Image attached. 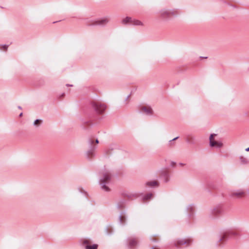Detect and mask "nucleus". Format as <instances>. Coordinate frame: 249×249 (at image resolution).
Instances as JSON below:
<instances>
[{"mask_svg": "<svg viewBox=\"0 0 249 249\" xmlns=\"http://www.w3.org/2000/svg\"><path fill=\"white\" fill-rule=\"evenodd\" d=\"M231 196L235 198H242L246 196V193L243 190H237L232 192Z\"/></svg>", "mask_w": 249, "mask_h": 249, "instance_id": "2", "label": "nucleus"}, {"mask_svg": "<svg viewBox=\"0 0 249 249\" xmlns=\"http://www.w3.org/2000/svg\"><path fill=\"white\" fill-rule=\"evenodd\" d=\"M42 123L41 120H36L34 122V125L36 126H39Z\"/></svg>", "mask_w": 249, "mask_h": 249, "instance_id": "15", "label": "nucleus"}, {"mask_svg": "<svg viewBox=\"0 0 249 249\" xmlns=\"http://www.w3.org/2000/svg\"><path fill=\"white\" fill-rule=\"evenodd\" d=\"M91 242L89 239H85L83 241V244L85 245L86 246L87 245H90Z\"/></svg>", "mask_w": 249, "mask_h": 249, "instance_id": "13", "label": "nucleus"}, {"mask_svg": "<svg viewBox=\"0 0 249 249\" xmlns=\"http://www.w3.org/2000/svg\"><path fill=\"white\" fill-rule=\"evenodd\" d=\"M177 139V138H174V139H173V140H176Z\"/></svg>", "mask_w": 249, "mask_h": 249, "instance_id": "24", "label": "nucleus"}, {"mask_svg": "<svg viewBox=\"0 0 249 249\" xmlns=\"http://www.w3.org/2000/svg\"><path fill=\"white\" fill-rule=\"evenodd\" d=\"M110 178V176L109 174H108L107 173H105L104 175L103 178L100 181L101 183H104L106 182H107L109 180Z\"/></svg>", "mask_w": 249, "mask_h": 249, "instance_id": "5", "label": "nucleus"}, {"mask_svg": "<svg viewBox=\"0 0 249 249\" xmlns=\"http://www.w3.org/2000/svg\"><path fill=\"white\" fill-rule=\"evenodd\" d=\"M216 135V134H212L210 137V145L212 147H213L214 142H215V141L214 139V137Z\"/></svg>", "mask_w": 249, "mask_h": 249, "instance_id": "7", "label": "nucleus"}, {"mask_svg": "<svg viewBox=\"0 0 249 249\" xmlns=\"http://www.w3.org/2000/svg\"><path fill=\"white\" fill-rule=\"evenodd\" d=\"M159 183L157 181L154 180L147 183V185L149 186H158Z\"/></svg>", "mask_w": 249, "mask_h": 249, "instance_id": "10", "label": "nucleus"}, {"mask_svg": "<svg viewBox=\"0 0 249 249\" xmlns=\"http://www.w3.org/2000/svg\"><path fill=\"white\" fill-rule=\"evenodd\" d=\"M137 244V241L136 239H130L129 242V245L130 247H134Z\"/></svg>", "mask_w": 249, "mask_h": 249, "instance_id": "8", "label": "nucleus"}, {"mask_svg": "<svg viewBox=\"0 0 249 249\" xmlns=\"http://www.w3.org/2000/svg\"><path fill=\"white\" fill-rule=\"evenodd\" d=\"M191 242L192 240L190 239H180L177 241L175 245L176 247H180L183 245H186V246H188L191 243Z\"/></svg>", "mask_w": 249, "mask_h": 249, "instance_id": "3", "label": "nucleus"}, {"mask_svg": "<svg viewBox=\"0 0 249 249\" xmlns=\"http://www.w3.org/2000/svg\"><path fill=\"white\" fill-rule=\"evenodd\" d=\"M152 197H153V195L152 194H149L146 195L144 196V199L145 200H148L151 199Z\"/></svg>", "mask_w": 249, "mask_h": 249, "instance_id": "14", "label": "nucleus"}, {"mask_svg": "<svg viewBox=\"0 0 249 249\" xmlns=\"http://www.w3.org/2000/svg\"><path fill=\"white\" fill-rule=\"evenodd\" d=\"M142 111L147 114H152V110L151 107L147 106H143L142 107Z\"/></svg>", "mask_w": 249, "mask_h": 249, "instance_id": "4", "label": "nucleus"}, {"mask_svg": "<svg viewBox=\"0 0 249 249\" xmlns=\"http://www.w3.org/2000/svg\"><path fill=\"white\" fill-rule=\"evenodd\" d=\"M132 18L130 17H126L122 20V23L124 24H126L128 23H131Z\"/></svg>", "mask_w": 249, "mask_h": 249, "instance_id": "9", "label": "nucleus"}, {"mask_svg": "<svg viewBox=\"0 0 249 249\" xmlns=\"http://www.w3.org/2000/svg\"><path fill=\"white\" fill-rule=\"evenodd\" d=\"M86 249H97L98 245L94 244L93 245H87L86 247Z\"/></svg>", "mask_w": 249, "mask_h": 249, "instance_id": "11", "label": "nucleus"}, {"mask_svg": "<svg viewBox=\"0 0 249 249\" xmlns=\"http://www.w3.org/2000/svg\"><path fill=\"white\" fill-rule=\"evenodd\" d=\"M108 22V20L107 19H105L99 21V24H106Z\"/></svg>", "mask_w": 249, "mask_h": 249, "instance_id": "16", "label": "nucleus"}, {"mask_svg": "<svg viewBox=\"0 0 249 249\" xmlns=\"http://www.w3.org/2000/svg\"><path fill=\"white\" fill-rule=\"evenodd\" d=\"M153 249H158V248H153Z\"/></svg>", "mask_w": 249, "mask_h": 249, "instance_id": "25", "label": "nucleus"}, {"mask_svg": "<svg viewBox=\"0 0 249 249\" xmlns=\"http://www.w3.org/2000/svg\"><path fill=\"white\" fill-rule=\"evenodd\" d=\"M222 145H223V144L221 142H218L217 141H215L213 144V147L215 146L217 147H221L222 146Z\"/></svg>", "mask_w": 249, "mask_h": 249, "instance_id": "12", "label": "nucleus"}, {"mask_svg": "<svg viewBox=\"0 0 249 249\" xmlns=\"http://www.w3.org/2000/svg\"><path fill=\"white\" fill-rule=\"evenodd\" d=\"M2 48L4 50H7V48H8V46L7 45H4L2 46Z\"/></svg>", "mask_w": 249, "mask_h": 249, "instance_id": "20", "label": "nucleus"}, {"mask_svg": "<svg viewBox=\"0 0 249 249\" xmlns=\"http://www.w3.org/2000/svg\"><path fill=\"white\" fill-rule=\"evenodd\" d=\"M228 235V233H224L221 237V240L225 239L227 237Z\"/></svg>", "mask_w": 249, "mask_h": 249, "instance_id": "18", "label": "nucleus"}, {"mask_svg": "<svg viewBox=\"0 0 249 249\" xmlns=\"http://www.w3.org/2000/svg\"><path fill=\"white\" fill-rule=\"evenodd\" d=\"M121 220L122 221V223H124V220H125V218L124 216H121Z\"/></svg>", "mask_w": 249, "mask_h": 249, "instance_id": "19", "label": "nucleus"}, {"mask_svg": "<svg viewBox=\"0 0 249 249\" xmlns=\"http://www.w3.org/2000/svg\"><path fill=\"white\" fill-rule=\"evenodd\" d=\"M102 188L103 189H104V190L106 191H109V189L108 188V187L107 186H106L105 185H103L102 186Z\"/></svg>", "mask_w": 249, "mask_h": 249, "instance_id": "17", "label": "nucleus"}, {"mask_svg": "<svg viewBox=\"0 0 249 249\" xmlns=\"http://www.w3.org/2000/svg\"><path fill=\"white\" fill-rule=\"evenodd\" d=\"M93 140H90V143H91V144H92V143H93Z\"/></svg>", "mask_w": 249, "mask_h": 249, "instance_id": "23", "label": "nucleus"}, {"mask_svg": "<svg viewBox=\"0 0 249 249\" xmlns=\"http://www.w3.org/2000/svg\"><path fill=\"white\" fill-rule=\"evenodd\" d=\"M92 106L98 114H102L106 109V105L100 102H93Z\"/></svg>", "mask_w": 249, "mask_h": 249, "instance_id": "1", "label": "nucleus"}, {"mask_svg": "<svg viewBox=\"0 0 249 249\" xmlns=\"http://www.w3.org/2000/svg\"><path fill=\"white\" fill-rule=\"evenodd\" d=\"M95 143H99V141H98V140L97 139V140H96V141H95Z\"/></svg>", "mask_w": 249, "mask_h": 249, "instance_id": "21", "label": "nucleus"}, {"mask_svg": "<svg viewBox=\"0 0 249 249\" xmlns=\"http://www.w3.org/2000/svg\"><path fill=\"white\" fill-rule=\"evenodd\" d=\"M246 151H249V147L246 149Z\"/></svg>", "mask_w": 249, "mask_h": 249, "instance_id": "22", "label": "nucleus"}, {"mask_svg": "<svg viewBox=\"0 0 249 249\" xmlns=\"http://www.w3.org/2000/svg\"><path fill=\"white\" fill-rule=\"evenodd\" d=\"M131 24L134 25L138 26L143 25V23L141 21L135 19H132Z\"/></svg>", "mask_w": 249, "mask_h": 249, "instance_id": "6", "label": "nucleus"}, {"mask_svg": "<svg viewBox=\"0 0 249 249\" xmlns=\"http://www.w3.org/2000/svg\"><path fill=\"white\" fill-rule=\"evenodd\" d=\"M22 113H21V114H20V116H22Z\"/></svg>", "mask_w": 249, "mask_h": 249, "instance_id": "26", "label": "nucleus"}]
</instances>
